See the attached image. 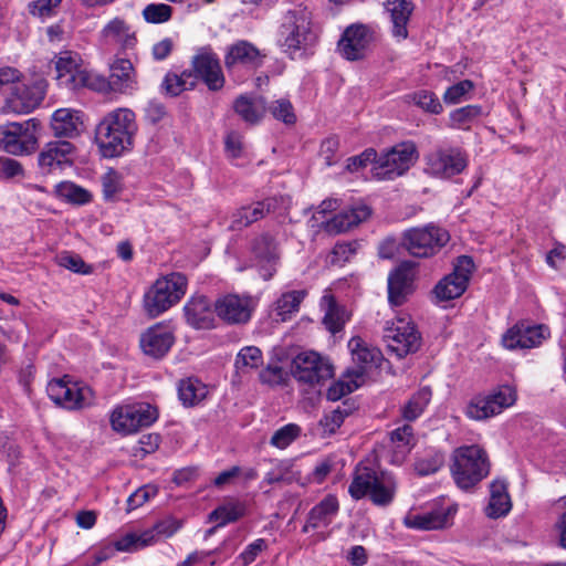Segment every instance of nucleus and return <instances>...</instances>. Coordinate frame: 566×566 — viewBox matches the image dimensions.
<instances>
[{
  "label": "nucleus",
  "mask_w": 566,
  "mask_h": 566,
  "mask_svg": "<svg viewBox=\"0 0 566 566\" xmlns=\"http://www.w3.org/2000/svg\"><path fill=\"white\" fill-rule=\"evenodd\" d=\"M137 129L136 115L129 108L107 113L95 130V140L102 156L114 158L129 151Z\"/></svg>",
  "instance_id": "obj_1"
},
{
  "label": "nucleus",
  "mask_w": 566,
  "mask_h": 566,
  "mask_svg": "<svg viewBox=\"0 0 566 566\" xmlns=\"http://www.w3.org/2000/svg\"><path fill=\"white\" fill-rule=\"evenodd\" d=\"M317 41L318 34L306 8H294L283 14L277 31V44L291 59L313 54Z\"/></svg>",
  "instance_id": "obj_2"
},
{
  "label": "nucleus",
  "mask_w": 566,
  "mask_h": 566,
  "mask_svg": "<svg viewBox=\"0 0 566 566\" xmlns=\"http://www.w3.org/2000/svg\"><path fill=\"white\" fill-rule=\"evenodd\" d=\"M396 486L391 474L358 465L349 484L348 493L354 500H360L368 495L375 505L388 506L394 501Z\"/></svg>",
  "instance_id": "obj_3"
},
{
  "label": "nucleus",
  "mask_w": 566,
  "mask_h": 566,
  "mask_svg": "<svg viewBox=\"0 0 566 566\" xmlns=\"http://www.w3.org/2000/svg\"><path fill=\"white\" fill-rule=\"evenodd\" d=\"M486 451L479 444L461 446L452 453L451 473L457 485L468 490L490 473Z\"/></svg>",
  "instance_id": "obj_4"
},
{
  "label": "nucleus",
  "mask_w": 566,
  "mask_h": 566,
  "mask_svg": "<svg viewBox=\"0 0 566 566\" xmlns=\"http://www.w3.org/2000/svg\"><path fill=\"white\" fill-rule=\"evenodd\" d=\"M187 283V277L178 272L157 279L143 298L147 315L157 317L176 305L185 295Z\"/></svg>",
  "instance_id": "obj_5"
},
{
  "label": "nucleus",
  "mask_w": 566,
  "mask_h": 566,
  "mask_svg": "<svg viewBox=\"0 0 566 566\" xmlns=\"http://www.w3.org/2000/svg\"><path fill=\"white\" fill-rule=\"evenodd\" d=\"M40 122L30 118L0 125V149L13 156H27L35 151L39 143Z\"/></svg>",
  "instance_id": "obj_6"
},
{
  "label": "nucleus",
  "mask_w": 566,
  "mask_h": 566,
  "mask_svg": "<svg viewBox=\"0 0 566 566\" xmlns=\"http://www.w3.org/2000/svg\"><path fill=\"white\" fill-rule=\"evenodd\" d=\"M417 148L412 142H403L392 146L382 154H377L373 166V177L378 180H392L402 176L413 165Z\"/></svg>",
  "instance_id": "obj_7"
},
{
  "label": "nucleus",
  "mask_w": 566,
  "mask_h": 566,
  "mask_svg": "<svg viewBox=\"0 0 566 566\" xmlns=\"http://www.w3.org/2000/svg\"><path fill=\"white\" fill-rule=\"evenodd\" d=\"M46 392L54 403L69 410L86 408L93 403L94 398L88 386L66 377L49 381Z\"/></svg>",
  "instance_id": "obj_8"
},
{
  "label": "nucleus",
  "mask_w": 566,
  "mask_h": 566,
  "mask_svg": "<svg viewBox=\"0 0 566 566\" xmlns=\"http://www.w3.org/2000/svg\"><path fill=\"white\" fill-rule=\"evenodd\" d=\"M158 418V411L149 403L119 406L111 415L113 430L130 434L144 427L151 426Z\"/></svg>",
  "instance_id": "obj_9"
},
{
  "label": "nucleus",
  "mask_w": 566,
  "mask_h": 566,
  "mask_svg": "<svg viewBox=\"0 0 566 566\" xmlns=\"http://www.w3.org/2000/svg\"><path fill=\"white\" fill-rule=\"evenodd\" d=\"M449 233L436 226L413 228L405 232L403 247L417 258H428L437 253L449 241Z\"/></svg>",
  "instance_id": "obj_10"
},
{
  "label": "nucleus",
  "mask_w": 566,
  "mask_h": 566,
  "mask_svg": "<svg viewBox=\"0 0 566 566\" xmlns=\"http://www.w3.org/2000/svg\"><path fill=\"white\" fill-rule=\"evenodd\" d=\"M292 375L301 382L315 385L331 379L334 376V367L318 353L306 350L293 358Z\"/></svg>",
  "instance_id": "obj_11"
},
{
  "label": "nucleus",
  "mask_w": 566,
  "mask_h": 566,
  "mask_svg": "<svg viewBox=\"0 0 566 566\" xmlns=\"http://www.w3.org/2000/svg\"><path fill=\"white\" fill-rule=\"evenodd\" d=\"M55 81L60 87L75 91L91 86V76L78 53L63 51L54 59Z\"/></svg>",
  "instance_id": "obj_12"
},
{
  "label": "nucleus",
  "mask_w": 566,
  "mask_h": 566,
  "mask_svg": "<svg viewBox=\"0 0 566 566\" xmlns=\"http://www.w3.org/2000/svg\"><path fill=\"white\" fill-rule=\"evenodd\" d=\"M515 401V389L511 386H501L486 396L473 398L465 408V415L473 420H485L500 415Z\"/></svg>",
  "instance_id": "obj_13"
},
{
  "label": "nucleus",
  "mask_w": 566,
  "mask_h": 566,
  "mask_svg": "<svg viewBox=\"0 0 566 566\" xmlns=\"http://www.w3.org/2000/svg\"><path fill=\"white\" fill-rule=\"evenodd\" d=\"M384 339L388 350L398 358L416 353L421 346V335L415 324L399 317L384 331Z\"/></svg>",
  "instance_id": "obj_14"
},
{
  "label": "nucleus",
  "mask_w": 566,
  "mask_h": 566,
  "mask_svg": "<svg viewBox=\"0 0 566 566\" xmlns=\"http://www.w3.org/2000/svg\"><path fill=\"white\" fill-rule=\"evenodd\" d=\"M473 270L474 262L471 256H459L453 271L436 284L433 294L437 300L444 302L460 297L468 287Z\"/></svg>",
  "instance_id": "obj_15"
},
{
  "label": "nucleus",
  "mask_w": 566,
  "mask_h": 566,
  "mask_svg": "<svg viewBox=\"0 0 566 566\" xmlns=\"http://www.w3.org/2000/svg\"><path fill=\"white\" fill-rule=\"evenodd\" d=\"M426 172L438 178H451L468 166L465 154L457 147H438L426 156Z\"/></svg>",
  "instance_id": "obj_16"
},
{
  "label": "nucleus",
  "mask_w": 566,
  "mask_h": 566,
  "mask_svg": "<svg viewBox=\"0 0 566 566\" xmlns=\"http://www.w3.org/2000/svg\"><path fill=\"white\" fill-rule=\"evenodd\" d=\"M191 65L195 77L201 80L210 91L218 92L223 88L226 77L220 60L210 46L198 49Z\"/></svg>",
  "instance_id": "obj_17"
},
{
  "label": "nucleus",
  "mask_w": 566,
  "mask_h": 566,
  "mask_svg": "<svg viewBox=\"0 0 566 566\" xmlns=\"http://www.w3.org/2000/svg\"><path fill=\"white\" fill-rule=\"evenodd\" d=\"M75 147L66 140L46 143L38 155V168L41 175L48 176L73 165Z\"/></svg>",
  "instance_id": "obj_18"
},
{
  "label": "nucleus",
  "mask_w": 566,
  "mask_h": 566,
  "mask_svg": "<svg viewBox=\"0 0 566 566\" xmlns=\"http://www.w3.org/2000/svg\"><path fill=\"white\" fill-rule=\"evenodd\" d=\"M549 336V329L543 324H532L520 321L509 328L502 337V344L507 349H525L539 346Z\"/></svg>",
  "instance_id": "obj_19"
},
{
  "label": "nucleus",
  "mask_w": 566,
  "mask_h": 566,
  "mask_svg": "<svg viewBox=\"0 0 566 566\" xmlns=\"http://www.w3.org/2000/svg\"><path fill=\"white\" fill-rule=\"evenodd\" d=\"M255 304L250 296L224 294L214 301L216 315L230 325L245 324L251 319Z\"/></svg>",
  "instance_id": "obj_20"
},
{
  "label": "nucleus",
  "mask_w": 566,
  "mask_h": 566,
  "mask_svg": "<svg viewBox=\"0 0 566 566\" xmlns=\"http://www.w3.org/2000/svg\"><path fill=\"white\" fill-rule=\"evenodd\" d=\"M45 92L44 80H38L28 85H17L11 96L6 99L2 111L3 113L29 114L41 104Z\"/></svg>",
  "instance_id": "obj_21"
},
{
  "label": "nucleus",
  "mask_w": 566,
  "mask_h": 566,
  "mask_svg": "<svg viewBox=\"0 0 566 566\" xmlns=\"http://www.w3.org/2000/svg\"><path fill=\"white\" fill-rule=\"evenodd\" d=\"M373 39L374 33L367 25L354 23L344 30L337 43V50L348 61L361 60L365 57Z\"/></svg>",
  "instance_id": "obj_22"
},
{
  "label": "nucleus",
  "mask_w": 566,
  "mask_h": 566,
  "mask_svg": "<svg viewBox=\"0 0 566 566\" xmlns=\"http://www.w3.org/2000/svg\"><path fill=\"white\" fill-rule=\"evenodd\" d=\"M457 509L452 505L433 504L429 510L420 513H408L403 523L408 528L419 531L442 530L452 524Z\"/></svg>",
  "instance_id": "obj_23"
},
{
  "label": "nucleus",
  "mask_w": 566,
  "mask_h": 566,
  "mask_svg": "<svg viewBox=\"0 0 566 566\" xmlns=\"http://www.w3.org/2000/svg\"><path fill=\"white\" fill-rule=\"evenodd\" d=\"M139 343L145 355L160 359L168 354L175 343L174 329L167 323H157L140 335Z\"/></svg>",
  "instance_id": "obj_24"
},
{
  "label": "nucleus",
  "mask_w": 566,
  "mask_h": 566,
  "mask_svg": "<svg viewBox=\"0 0 566 566\" xmlns=\"http://www.w3.org/2000/svg\"><path fill=\"white\" fill-rule=\"evenodd\" d=\"M98 39L103 44L117 45L122 50H132L137 44L136 31L120 17L111 19L99 31Z\"/></svg>",
  "instance_id": "obj_25"
},
{
  "label": "nucleus",
  "mask_w": 566,
  "mask_h": 566,
  "mask_svg": "<svg viewBox=\"0 0 566 566\" xmlns=\"http://www.w3.org/2000/svg\"><path fill=\"white\" fill-rule=\"evenodd\" d=\"M262 62L260 50L252 43L240 40L228 46L224 55L226 69L231 72L237 66L258 67Z\"/></svg>",
  "instance_id": "obj_26"
},
{
  "label": "nucleus",
  "mask_w": 566,
  "mask_h": 566,
  "mask_svg": "<svg viewBox=\"0 0 566 566\" xmlns=\"http://www.w3.org/2000/svg\"><path fill=\"white\" fill-rule=\"evenodd\" d=\"M252 252L260 263H264L260 268V275L264 280H270L276 272L280 259L275 239L269 233L261 234L253 241Z\"/></svg>",
  "instance_id": "obj_27"
},
{
  "label": "nucleus",
  "mask_w": 566,
  "mask_h": 566,
  "mask_svg": "<svg viewBox=\"0 0 566 566\" xmlns=\"http://www.w3.org/2000/svg\"><path fill=\"white\" fill-rule=\"evenodd\" d=\"M51 129L55 137L75 138L84 130L83 113L72 108H59L51 117Z\"/></svg>",
  "instance_id": "obj_28"
},
{
  "label": "nucleus",
  "mask_w": 566,
  "mask_h": 566,
  "mask_svg": "<svg viewBox=\"0 0 566 566\" xmlns=\"http://www.w3.org/2000/svg\"><path fill=\"white\" fill-rule=\"evenodd\" d=\"M371 210L366 205H359L343 210L335 214L331 220L324 222V229L328 233L338 234L357 227L369 218Z\"/></svg>",
  "instance_id": "obj_29"
},
{
  "label": "nucleus",
  "mask_w": 566,
  "mask_h": 566,
  "mask_svg": "<svg viewBox=\"0 0 566 566\" xmlns=\"http://www.w3.org/2000/svg\"><path fill=\"white\" fill-rule=\"evenodd\" d=\"M339 511V502L334 494H327L307 514L306 522L302 527L303 533L321 526H328Z\"/></svg>",
  "instance_id": "obj_30"
},
{
  "label": "nucleus",
  "mask_w": 566,
  "mask_h": 566,
  "mask_svg": "<svg viewBox=\"0 0 566 566\" xmlns=\"http://www.w3.org/2000/svg\"><path fill=\"white\" fill-rule=\"evenodd\" d=\"M187 323L195 328H211L214 323V307L203 296H192L184 307Z\"/></svg>",
  "instance_id": "obj_31"
},
{
  "label": "nucleus",
  "mask_w": 566,
  "mask_h": 566,
  "mask_svg": "<svg viewBox=\"0 0 566 566\" xmlns=\"http://www.w3.org/2000/svg\"><path fill=\"white\" fill-rule=\"evenodd\" d=\"M275 207V199L266 198L262 201L241 207L232 213L230 228L241 230L250 224L263 219Z\"/></svg>",
  "instance_id": "obj_32"
},
{
  "label": "nucleus",
  "mask_w": 566,
  "mask_h": 566,
  "mask_svg": "<svg viewBox=\"0 0 566 566\" xmlns=\"http://www.w3.org/2000/svg\"><path fill=\"white\" fill-rule=\"evenodd\" d=\"M386 9L390 13L394 38L398 40L407 39V25L415 9L413 3L409 0H387Z\"/></svg>",
  "instance_id": "obj_33"
},
{
  "label": "nucleus",
  "mask_w": 566,
  "mask_h": 566,
  "mask_svg": "<svg viewBox=\"0 0 566 566\" xmlns=\"http://www.w3.org/2000/svg\"><path fill=\"white\" fill-rule=\"evenodd\" d=\"M233 109L248 124H258L266 112L265 99L261 96L242 94L233 102Z\"/></svg>",
  "instance_id": "obj_34"
},
{
  "label": "nucleus",
  "mask_w": 566,
  "mask_h": 566,
  "mask_svg": "<svg viewBox=\"0 0 566 566\" xmlns=\"http://www.w3.org/2000/svg\"><path fill=\"white\" fill-rule=\"evenodd\" d=\"M412 292V277L408 269H396L388 276V301L394 306L405 303Z\"/></svg>",
  "instance_id": "obj_35"
},
{
  "label": "nucleus",
  "mask_w": 566,
  "mask_h": 566,
  "mask_svg": "<svg viewBox=\"0 0 566 566\" xmlns=\"http://www.w3.org/2000/svg\"><path fill=\"white\" fill-rule=\"evenodd\" d=\"M348 347L353 355V360L359 364V367L356 371V377L361 378L364 375V371L367 368H371L374 366H377L378 363L381 359V353L379 349L375 347L368 346L364 339L360 337H353L348 342Z\"/></svg>",
  "instance_id": "obj_36"
},
{
  "label": "nucleus",
  "mask_w": 566,
  "mask_h": 566,
  "mask_svg": "<svg viewBox=\"0 0 566 566\" xmlns=\"http://www.w3.org/2000/svg\"><path fill=\"white\" fill-rule=\"evenodd\" d=\"M512 507L507 493V484L503 480H494L490 484V501L485 509L486 516L499 518L505 516Z\"/></svg>",
  "instance_id": "obj_37"
},
{
  "label": "nucleus",
  "mask_w": 566,
  "mask_h": 566,
  "mask_svg": "<svg viewBox=\"0 0 566 566\" xmlns=\"http://www.w3.org/2000/svg\"><path fill=\"white\" fill-rule=\"evenodd\" d=\"M321 306L324 310L323 324L332 334L342 331L348 321L345 308L338 305L333 295H325L322 298Z\"/></svg>",
  "instance_id": "obj_38"
},
{
  "label": "nucleus",
  "mask_w": 566,
  "mask_h": 566,
  "mask_svg": "<svg viewBox=\"0 0 566 566\" xmlns=\"http://www.w3.org/2000/svg\"><path fill=\"white\" fill-rule=\"evenodd\" d=\"M245 505L240 501L227 502L209 514L210 521H216L218 524L208 531V534H212L217 527L226 526L229 523L235 522L245 515Z\"/></svg>",
  "instance_id": "obj_39"
},
{
  "label": "nucleus",
  "mask_w": 566,
  "mask_h": 566,
  "mask_svg": "<svg viewBox=\"0 0 566 566\" xmlns=\"http://www.w3.org/2000/svg\"><path fill=\"white\" fill-rule=\"evenodd\" d=\"M109 84L115 91L125 92L134 84V67L127 59H116L111 65Z\"/></svg>",
  "instance_id": "obj_40"
},
{
  "label": "nucleus",
  "mask_w": 566,
  "mask_h": 566,
  "mask_svg": "<svg viewBox=\"0 0 566 566\" xmlns=\"http://www.w3.org/2000/svg\"><path fill=\"white\" fill-rule=\"evenodd\" d=\"M390 441L395 449V462L400 463L416 444L413 429L410 424H403L390 432Z\"/></svg>",
  "instance_id": "obj_41"
},
{
  "label": "nucleus",
  "mask_w": 566,
  "mask_h": 566,
  "mask_svg": "<svg viewBox=\"0 0 566 566\" xmlns=\"http://www.w3.org/2000/svg\"><path fill=\"white\" fill-rule=\"evenodd\" d=\"M208 394L207 386L197 378L180 380L178 396L186 407H192L202 401Z\"/></svg>",
  "instance_id": "obj_42"
},
{
  "label": "nucleus",
  "mask_w": 566,
  "mask_h": 566,
  "mask_svg": "<svg viewBox=\"0 0 566 566\" xmlns=\"http://www.w3.org/2000/svg\"><path fill=\"white\" fill-rule=\"evenodd\" d=\"M305 291H290L283 293L274 306V316L276 321L285 322L292 314L298 311L300 304L304 300Z\"/></svg>",
  "instance_id": "obj_43"
},
{
  "label": "nucleus",
  "mask_w": 566,
  "mask_h": 566,
  "mask_svg": "<svg viewBox=\"0 0 566 566\" xmlns=\"http://www.w3.org/2000/svg\"><path fill=\"white\" fill-rule=\"evenodd\" d=\"M297 480L298 473L294 471V462L285 459L273 462V467L264 475L263 483L269 485L275 483L290 484Z\"/></svg>",
  "instance_id": "obj_44"
},
{
  "label": "nucleus",
  "mask_w": 566,
  "mask_h": 566,
  "mask_svg": "<svg viewBox=\"0 0 566 566\" xmlns=\"http://www.w3.org/2000/svg\"><path fill=\"white\" fill-rule=\"evenodd\" d=\"M54 195L62 201L72 205H86L92 200V195L85 188L71 181H61L54 188Z\"/></svg>",
  "instance_id": "obj_45"
},
{
  "label": "nucleus",
  "mask_w": 566,
  "mask_h": 566,
  "mask_svg": "<svg viewBox=\"0 0 566 566\" xmlns=\"http://www.w3.org/2000/svg\"><path fill=\"white\" fill-rule=\"evenodd\" d=\"M432 397L430 387H422L416 391L401 409V415L405 420L413 421L419 418Z\"/></svg>",
  "instance_id": "obj_46"
},
{
  "label": "nucleus",
  "mask_w": 566,
  "mask_h": 566,
  "mask_svg": "<svg viewBox=\"0 0 566 566\" xmlns=\"http://www.w3.org/2000/svg\"><path fill=\"white\" fill-rule=\"evenodd\" d=\"M444 453L437 449H427L416 460L415 470L419 475H430L438 472L444 464Z\"/></svg>",
  "instance_id": "obj_47"
},
{
  "label": "nucleus",
  "mask_w": 566,
  "mask_h": 566,
  "mask_svg": "<svg viewBox=\"0 0 566 566\" xmlns=\"http://www.w3.org/2000/svg\"><path fill=\"white\" fill-rule=\"evenodd\" d=\"M153 532L127 533L114 542L118 552H136L151 545Z\"/></svg>",
  "instance_id": "obj_48"
},
{
  "label": "nucleus",
  "mask_w": 566,
  "mask_h": 566,
  "mask_svg": "<svg viewBox=\"0 0 566 566\" xmlns=\"http://www.w3.org/2000/svg\"><path fill=\"white\" fill-rule=\"evenodd\" d=\"M193 85L195 80L192 78V73L185 71L180 75L176 73H167L161 87L167 95L175 97Z\"/></svg>",
  "instance_id": "obj_49"
},
{
  "label": "nucleus",
  "mask_w": 566,
  "mask_h": 566,
  "mask_svg": "<svg viewBox=\"0 0 566 566\" xmlns=\"http://www.w3.org/2000/svg\"><path fill=\"white\" fill-rule=\"evenodd\" d=\"M482 115V107L479 105H467L450 113V125L457 129H469L471 125Z\"/></svg>",
  "instance_id": "obj_50"
},
{
  "label": "nucleus",
  "mask_w": 566,
  "mask_h": 566,
  "mask_svg": "<svg viewBox=\"0 0 566 566\" xmlns=\"http://www.w3.org/2000/svg\"><path fill=\"white\" fill-rule=\"evenodd\" d=\"M352 407L345 401L342 406L327 412L319 420V427L325 434H333L343 424L346 417L352 413Z\"/></svg>",
  "instance_id": "obj_51"
},
{
  "label": "nucleus",
  "mask_w": 566,
  "mask_h": 566,
  "mask_svg": "<svg viewBox=\"0 0 566 566\" xmlns=\"http://www.w3.org/2000/svg\"><path fill=\"white\" fill-rule=\"evenodd\" d=\"M408 98L427 113L438 115L443 111L442 104L433 92L418 91L408 95Z\"/></svg>",
  "instance_id": "obj_52"
},
{
  "label": "nucleus",
  "mask_w": 566,
  "mask_h": 566,
  "mask_svg": "<svg viewBox=\"0 0 566 566\" xmlns=\"http://www.w3.org/2000/svg\"><path fill=\"white\" fill-rule=\"evenodd\" d=\"M302 429L296 423H287L277 429L270 439V444L277 449H286L292 444L300 436Z\"/></svg>",
  "instance_id": "obj_53"
},
{
  "label": "nucleus",
  "mask_w": 566,
  "mask_h": 566,
  "mask_svg": "<svg viewBox=\"0 0 566 566\" xmlns=\"http://www.w3.org/2000/svg\"><path fill=\"white\" fill-rule=\"evenodd\" d=\"M268 109L276 120L283 122L285 125H294L296 123L294 107L287 98H279L271 102Z\"/></svg>",
  "instance_id": "obj_54"
},
{
  "label": "nucleus",
  "mask_w": 566,
  "mask_h": 566,
  "mask_svg": "<svg viewBox=\"0 0 566 566\" xmlns=\"http://www.w3.org/2000/svg\"><path fill=\"white\" fill-rule=\"evenodd\" d=\"M172 8L165 3H149L143 10V17L148 23L159 24L170 20Z\"/></svg>",
  "instance_id": "obj_55"
},
{
  "label": "nucleus",
  "mask_w": 566,
  "mask_h": 566,
  "mask_svg": "<svg viewBox=\"0 0 566 566\" xmlns=\"http://www.w3.org/2000/svg\"><path fill=\"white\" fill-rule=\"evenodd\" d=\"M262 364V352L254 346L242 348L235 359V367L241 368H258Z\"/></svg>",
  "instance_id": "obj_56"
},
{
  "label": "nucleus",
  "mask_w": 566,
  "mask_h": 566,
  "mask_svg": "<svg viewBox=\"0 0 566 566\" xmlns=\"http://www.w3.org/2000/svg\"><path fill=\"white\" fill-rule=\"evenodd\" d=\"M357 243L356 242H342L336 243L332 250L329 256V263L332 265L343 266L356 254Z\"/></svg>",
  "instance_id": "obj_57"
},
{
  "label": "nucleus",
  "mask_w": 566,
  "mask_h": 566,
  "mask_svg": "<svg viewBox=\"0 0 566 566\" xmlns=\"http://www.w3.org/2000/svg\"><path fill=\"white\" fill-rule=\"evenodd\" d=\"M24 177V168L13 158L0 156V180L8 181Z\"/></svg>",
  "instance_id": "obj_58"
},
{
  "label": "nucleus",
  "mask_w": 566,
  "mask_h": 566,
  "mask_svg": "<svg viewBox=\"0 0 566 566\" xmlns=\"http://www.w3.org/2000/svg\"><path fill=\"white\" fill-rule=\"evenodd\" d=\"M59 265L71 270L75 273L80 274H90L92 272V266L87 265L83 259L70 252H63L57 256Z\"/></svg>",
  "instance_id": "obj_59"
},
{
  "label": "nucleus",
  "mask_w": 566,
  "mask_h": 566,
  "mask_svg": "<svg viewBox=\"0 0 566 566\" xmlns=\"http://www.w3.org/2000/svg\"><path fill=\"white\" fill-rule=\"evenodd\" d=\"M180 523L176 520L168 518L158 522L151 528L146 530V532H153L151 545L158 541L159 537H170L172 536L179 528Z\"/></svg>",
  "instance_id": "obj_60"
},
{
  "label": "nucleus",
  "mask_w": 566,
  "mask_h": 566,
  "mask_svg": "<svg viewBox=\"0 0 566 566\" xmlns=\"http://www.w3.org/2000/svg\"><path fill=\"white\" fill-rule=\"evenodd\" d=\"M60 4L61 0H36L29 4V11L34 17L45 19L52 17Z\"/></svg>",
  "instance_id": "obj_61"
},
{
  "label": "nucleus",
  "mask_w": 566,
  "mask_h": 566,
  "mask_svg": "<svg viewBox=\"0 0 566 566\" xmlns=\"http://www.w3.org/2000/svg\"><path fill=\"white\" fill-rule=\"evenodd\" d=\"M473 88V83L470 80H463L448 87L443 95V99L448 104H457L461 98Z\"/></svg>",
  "instance_id": "obj_62"
},
{
  "label": "nucleus",
  "mask_w": 566,
  "mask_h": 566,
  "mask_svg": "<svg viewBox=\"0 0 566 566\" xmlns=\"http://www.w3.org/2000/svg\"><path fill=\"white\" fill-rule=\"evenodd\" d=\"M157 488L153 485H144L136 490L127 499V505L129 510H135L145 504L149 499L156 496Z\"/></svg>",
  "instance_id": "obj_63"
},
{
  "label": "nucleus",
  "mask_w": 566,
  "mask_h": 566,
  "mask_svg": "<svg viewBox=\"0 0 566 566\" xmlns=\"http://www.w3.org/2000/svg\"><path fill=\"white\" fill-rule=\"evenodd\" d=\"M376 160L377 151L374 148H367L360 155L348 158L346 168L354 172L363 167H366L369 163L375 165Z\"/></svg>",
  "instance_id": "obj_64"
}]
</instances>
